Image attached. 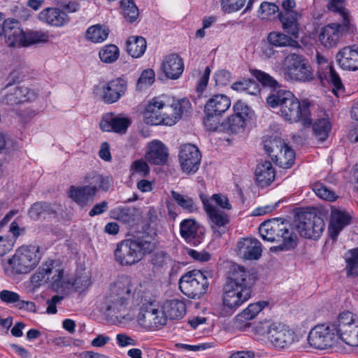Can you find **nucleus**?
<instances>
[{
  "label": "nucleus",
  "mask_w": 358,
  "mask_h": 358,
  "mask_svg": "<svg viewBox=\"0 0 358 358\" xmlns=\"http://www.w3.org/2000/svg\"><path fill=\"white\" fill-rule=\"evenodd\" d=\"M190 108L191 103L187 99L176 100L169 95L162 94L148 102L143 113V118L148 124L171 126Z\"/></svg>",
  "instance_id": "nucleus-1"
},
{
  "label": "nucleus",
  "mask_w": 358,
  "mask_h": 358,
  "mask_svg": "<svg viewBox=\"0 0 358 358\" xmlns=\"http://www.w3.org/2000/svg\"><path fill=\"white\" fill-rule=\"evenodd\" d=\"M252 286L249 272L242 266L232 265L223 289V308L230 313H234L250 298Z\"/></svg>",
  "instance_id": "nucleus-2"
},
{
  "label": "nucleus",
  "mask_w": 358,
  "mask_h": 358,
  "mask_svg": "<svg viewBox=\"0 0 358 358\" xmlns=\"http://www.w3.org/2000/svg\"><path fill=\"white\" fill-rule=\"evenodd\" d=\"M266 103L271 108H278V113L286 122L310 124V103L307 100L299 101L290 91L280 90L271 94Z\"/></svg>",
  "instance_id": "nucleus-3"
},
{
  "label": "nucleus",
  "mask_w": 358,
  "mask_h": 358,
  "mask_svg": "<svg viewBox=\"0 0 358 358\" xmlns=\"http://www.w3.org/2000/svg\"><path fill=\"white\" fill-rule=\"evenodd\" d=\"M156 243L148 234L124 239L117 244L114 251L115 261L122 266L134 265L152 253Z\"/></svg>",
  "instance_id": "nucleus-4"
},
{
  "label": "nucleus",
  "mask_w": 358,
  "mask_h": 358,
  "mask_svg": "<svg viewBox=\"0 0 358 358\" xmlns=\"http://www.w3.org/2000/svg\"><path fill=\"white\" fill-rule=\"evenodd\" d=\"M137 284L128 275H121L110 285L103 301L104 308L109 314L115 315L124 313L134 298Z\"/></svg>",
  "instance_id": "nucleus-5"
},
{
  "label": "nucleus",
  "mask_w": 358,
  "mask_h": 358,
  "mask_svg": "<svg viewBox=\"0 0 358 358\" xmlns=\"http://www.w3.org/2000/svg\"><path fill=\"white\" fill-rule=\"evenodd\" d=\"M259 233L264 241L282 242L279 245L270 248L272 252L288 251L297 245V236L289 228L288 222L280 221L278 218L268 220L261 223L259 227Z\"/></svg>",
  "instance_id": "nucleus-6"
},
{
  "label": "nucleus",
  "mask_w": 358,
  "mask_h": 358,
  "mask_svg": "<svg viewBox=\"0 0 358 358\" xmlns=\"http://www.w3.org/2000/svg\"><path fill=\"white\" fill-rule=\"evenodd\" d=\"M254 330L257 334L265 336L271 346L278 350L288 348L297 341V336L292 329L271 319L257 322Z\"/></svg>",
  "instance_id": "nucleus-7"
},
{
  "label": "nucleus",
  "mask_w": 358,
  "mask_h": 358,
  "mask_svg": "<svg viewBox=\"0 0 358 358\" xmlns=\"http://www.w3.org/2000/svg\"><path fill=\"white\" fill-rule=\"evenodd\" d=\"M84 185L71 186L69 196L79 206L84 207L94 200L99 191L107 192L113 185L110 177L98 173H91L84 178Z\"/></svg>",
  "instance_id": "nucleus-8"
},
{
  "label": "nucleus",
  "mask_w": 358,
  "mask_h": 358,
  "mask_svg": "<svg viewBox=\"0 0 358 358\" xmlns=\"http://www.w3.org/2000/svg\"><path fill=\"white\" fill-rule=\"evenodd\" d=\"M212 273L194 269L185 273L179 280L180 291L190 299H199L208 291Z\"/></svg>",
  "instance_id": "nucleus-9"
},
{
  "label": "nucleus",
  "mask_w": 358,
  "mask_h": 358,
  "mask_svg": "<svg viewBox=\"0 0 358 358\" xmlns=\"http://www.w3.org/2000/svg\"><path fill=\"white\" fill-rule=\"evenodd\" d=\"M31 282L38 286L50 283L52 288L57 291L65 288L66 282L63 266L57 260L46 261L31 277ZM70 283L67 282V284Z\"/></svg>",
  "instance_id": "nucleus-10"
},
{
  "label": "nucleus",
  "mask_w": 358,
  "mask_h": 358,
  "mask_svg": "<svg viewBox=\"0 0 358 358\" xmlns=\"http://www.w3.org/2000/svg\"><path fill=\"white\" fill-rule=\"evenodd\" d=\"M40 259L38 246L22 245L9 259L8 264L15 273L25 274L34 270L38 264Z\"/></svg>",
  "instance_id": "nucleus-11"
},
{
  "label": "nucleus",
  "mask_w": 358,
  "mask_h": 358,
  "mask_svg": "<svg viewBox=\"0 0 358 358\" xmlns=\"http://www.w3.org/2000/svg\"><path fill=\"white\" fill-rule=\"evenodd\" d=\"M231 106L230 99L224 94L213 96L205 104L203 124L208 131H215L220 127V117Z\"/></svg>",
  "instance_id": "nucleus-12"
},
{
  "label": "nucleus",
  "mask_w": 358,
  "mask_h": 358,
  "mask_svg": "<svg viewBox=\"0 0 358 358\" xmlns=\"http://www.w3.org/2000/svg\"><path fill=\"white\" fill-rule=\"evenodd\" d=\"M136 321L142 328L153 331L161 329L166 324V317L155 302L143 304L137 315Z\"/></svg>",
  "instance_id": "nucleus-13"
},
{
  "label": "nucleus",
  "mask_w": 358,
  "mask_h": 358,
  "mask_svg": "<svg viewBox=\"0 0 358 358\" xmlns=\"http://www.w3.org/2000/svg\"><path fill=\"white\" fill-rule=\"evenodd\" d=\"M308 341L315 349L324 350L333 346L338 341V334L330 324H319L310 331Z\"/></svg>",
  "instance_id": "nucleus-14"
},
{
  "label": "nucleus",
  "mask_w": 358,
  "mask_h": 358,
  "mask_svg": "<svg viewBox=\"0 0 358 358\" xmlns=\"http://www.w3.org/2000/svg\"><path fill=\"white\" fill-rule=\"evenodd\" d=\"M325 228L323 219L316 214L307 213L299 216L297 229L301 236L309 239H318Z\"/></svg>",
  "instance_id": "nucleus-15"
},
{
  "label": "nucleus",
  "mask_w": 358,
  "mask_h": 358,
  "mask_svg": "<svg viewBox=\"0 0 358 358\" xmlns=\"http://www.w3.org/2000/svg\"><path fill=\"white\" fill-rule=\"evenodd\" d=\"M350 25V20L346 19L341 23H329L321 29L319 41L326 48L336 47L340 39L349 31Z\"/></svg>",
  "instance_id": "nucleus-16"
},
{
  "label": "nucleus",
  "mask_w": 358,
  "mask_h": 358,
  "mask_svg": "<svg viewBox=\"0 0 358 358\" xmlns=\"http://www.w3.org/2000/svg\"><path fill=\"white\" fill-rule=\"evenodd\" d=\"M200 199L203 203L204 211L208 219L210 228L215 233L224 234L228 229L229 224V215L221 210L217 209L213 203H210L208 196L201 194Z\"/></svg>",
  "instance_id": "nucleus-17"
},
{
  "label": "nucleus",
  "mask_w": 358,
  "mask_h": 358,
  "mask_svg": "<svg viewBox=\"0 0 358 358\" xmlns=\"http://www.w3.org/2000/svg\"><path fill=\"white\" fill-rule=\"evenodd\" d=\"M287 74L291 80L309 82L313 79L310 66L303 59L301 56L292 54L287 57Z\"/></svg>",
  "instance_id": "nucleus-18"
},
{
  "label": "nucleus",
  "mask_w": 358,
  "mask_h": 358,
  "mask_svg": "<svg viewBox=\"0 0 358 358\" xmlns=\"http://www.w3.org/2000/svg\"><path fill=\"white\" fill-rule=\"evenodd\" d=\"M178 159L184 173H194L199 168L201 153L194 145L185 144L180 146Z\"/></svg>",
  "instance_id": "nucleus-19"
},
{
  "label": "nucleus",
  "mask_w": 358,
  "mask_h": 358,
  "mask_svg": "<svg viewBox=\"0 0 358 358\" xmlns=\"http://www.w3.org/2000/svg\"><path fill=\"white\" fill-rule=\"evenodd\" d=\"M180 235L187 243L196 246L204 238V228L195 219H185L180 223Z\"/></svg>",
  "instance_id": "nucleus-20"
},
{
  "label": "nucleus",
  "mask_w": 358,
  "mask_h": 358,
  "mask_svg": "<svg viewBox=\"0 0 358 358\" xmlns=\"http://www.w3.org/2000/svg\"><path fill=\"white\" fill-rule=\"evenodd\" d=\"M145 158L150 164L164 165L168 161L169 150L162 141L153 140L147 145Z\"/></svg>",
  "instance_id": "nucleus-21"
},
{
  "label": "nucleus",
  "mask_w": 358,
  "mask_h": 358,
  "mask_svg": "<svg viewBox=\"0 0 358 358\" xmlns=\"http://www.w3.org/2000/svg\"><path fill=\"white\" fill-rule=\"evenodd\" d=\"M24 33L17 20L8 18L5 20L3 35L9 47H21Z\"/></svg>",
  "instance_id": "nucleus-22"
},
{
  "label": "nucleus",
  "mask_w": 358,
  "mask_h": 358,
  "mask_svg": "<svg viewBox=\"0 0 358 358\" xmlns=\"http://www.w3.org/2000/svg\"><path fill=\"white\" fill-rule=\"evenodd\" d=\"M238 254L245 259L257 260L262 256V243L254 238H244L237 243Z\"/></svg>",
  "instance_id": "nucleus-23"
},
{
  "label": "nucleus",
  "mask_w": 358,
  "mask_h": 358,
  "mask_svg": "<svg viewBox=\"0 0 358 358\" xmlns=\"http://www.w3.org/2000/svg\"><path fill=\"white\" fill-rule=\"evenodd\" d=\"M336 61L345 70L358 69V46L356 45L343 48L336 55Z\"/></svg>",
  "instance_id": "nucleus-24"
},
{
  "label": "nucleus",
  "mask_w": 358,
  "mask_h": 358,
  "mask_svg": "<svg viewBox=\"0 0 358 358\" xmlns=\"http://www.w3.org/2000/svg\"><path fill=\"white\" fill-rule=\"evenodd\" d=\"M127 90V83L124 80L117 78L108 82L103 87L102 99L107 103L117 101Z\"/></svg>",
  "instance_id": "nucleus-25"
},
{
  "label": "nucleus",
  "mask_w": 358,
  "mask_h": 358,
  "mask_svg": "<svg viewBox=\"0 0 358 358\" xmlns=\"http://www.w3.org/2000/svg\"><path fill=\"white\" fill-rule=\"evenodd\" d=\"M162 68L168 78L178 79L184 71L183 60L177 54H170L164 58Z\"/></svg>",
  "instance_id": "nucleus-26"
},
{
  "label": "nucleus",
  "mask_w": 358,
  "mask_h": 358,
  "mask_svg": "<svg viewBox=\"0 0 358 358\" xmlns=\"http://www.w3.org/2000/svg\"><path fill=\"white\" fill-rule=\"evenodd\" d=\"M282 29L294 38H298L300 30L299 20L301 13L299 12H280L278 15Z\"/></svg>",
  "instance_id": "nucleus-27"
},
{
  "label": "nucleus",
  "mask_w": 358,
  "mask_h": 358,
  "mask_svg": "<svg viewBox=\"0 0 358 358\" xmlns=\"http://www.w3.org/2000/svg\"><path fill=\"white\" fill-rule=\"evenodd\" d=\"M351 216L345 211L333 210L331 211L329 231L332 239H336L341 231L349 225Z\"/></svg>",
  "instance_id": "nucleus-28"
},
{
  "label": "nucleus",
  "mask_w": 358,
  "mask_h": 358,
  "mask_svg": "<svg viewBox=\"0 0 358 358\" xmlns=\"http://www.w3.org/2000/svg\"><path fill=\"white\" fill-rule=\"evenodd\" d=\"M41 21L54 27H62L68 23V15L62 10L56 8H47L38 15Z\"/></svg>",
  "instance_id": "nucleus-29"
},
{
  "label": "nucleus",
  "mask_w": 358,
  "mask_h": 358,
  "mask_svg": "<svg viewBox=\"0 0 358 358\" xmlns=\"http://www.w3.org/2000/svg\"><path fill=\"white\" fill-rule=\"evenodd\" d=\"M130 124V121L126 117H112L106 115L100 122V128L103 131H115L124 133Z\"/></svg>",
  "instance_id": "nucleus-30"
},
{
  "label": "nucleus",
  "mask_w": 358,
  "mask_h": 358,
  "mask_svg": "<svg viewBox=\"0 0 358 358\" xmlns=\"http://www.w3.org/2000/svg\"><path fill=\"white\" fill-rule=\"evenodd\" d=\"M164 315L170 320H179L182 318L186 313V305L180 299H170L166 301L162 307Z\"/></svg>",
  "instance_id": "nucleus-31"
},
{
  "label": "nucleus",
  "mask_w": 358,
  "mask_h": 358,
  "mask_svg": "<svg viewBox=\"0 0 358 358\" xmlns=\"http://www.w3.org/2000/svg\"><path fill=\"white\" fill-rule=\"evenodd\" d=\"M257 182L262 187L269 185L275 179V169L269 161L257 164L255 172Z\"/></svg>",
  "instance_id": "nucleus-32"
},
{
  "label": "nucleus",
  "mask_w": 358,
  "mask_h": 358,
  "mask_svg": "<svg viewBox=\"0 0 358 358\" xmlns=\"http://www.w3.org/2000/svg\"><path fill=\"white\" fill-rule=\"evenodd\" d=\"M246 122L243 117L237 115H231L224 121L220 123V127L217 131L229 132L231 134H239L244 131Z\"/></svg>",
  "instance_id": "nucleus-33"
},
{
  "label": "nucleus",
  "mask_w": 358,
  "mask_h": 358,
  "mask_svg": "<svg viewBox=\"0 0 358 358\" xmlns=\"http://www.w3.org/2000/svg\"><path fill=\"white\" fill-rule=\"evenodd\" d=\"M346 276L350 278L358 277V248L348 250L344 255Z\"/></svg>",
  "instance_id": "nucleus-34"
},
{
  "label": "nucleus",
  "mask_w": 358,
  "mask_h": 358,
  "mask_svg": "<svg viewBox=\"0 0 358 358\" xmlns=\"http://www.w3.org/2000/svg\"><path fill=\"white\" fill-rule=\"evenodd\" d=\"M315 137L317 141L324 142L327 139L331 131L332 124L328 117L317 119L312 124Z\"/></svg>",
  "instance_id": "nucleus-35"
},
{
  "label": "nucleus",
  "mask_w": 358,
  "mask_h": 358,
  "mask_svg": "<svg viewBox=\"0 0 358 358\" xmlns=\"http://www.w3.org/2000/svg\"><path fill=\"white\" fill-rule=\"evenodd\" d=\"M330 324L334 326L338 334L340 331H345L346 329L358 326V318L350 311H343L338 315L337 322Z\"/></svg>",
  "instance_id": "nucleus-36"
},
{
  "label": "nucleus",
  "mask_w": 358,
  "mask_h": 358,
  "mask_svg": "<svg viewBox=\"0 0 358 358\" xmlns=\"http://www.w3.org/2000/svg\"><path fill=\"white\" fill-rule=\"evenodd\" d=\"M147 48L145 39L142 36H130L127 41V51L134 58H139Z\"/></svg>",
  "instance_id": "nucleus-37"
},
{
  "label": "nucleus",
  "mask_w": 358,
  "mask_h": 358,
  "mask_svg": "<svg viewBox=\"0 0 358 358\" xmlns=\"http://www.w3.org/2000/svg\"><path fill=\"white\" fill-rule=\"evenodd\" d=\"M267 42L271 43L276 48H296L299 46L297 41L284 33L278 31H272L269 33L267 36Z\"/></svg>",
  "instance_id": "nucleus-38"
},
{
  "label": "nucleus",
  "mask_w": 358,
  "mask_h": 358,
  "mask_svg": "<svg viewBox=\"0 0 358 358\" xmlns=\"http://www.w3.org/2000/svg\"><path fill=\"white\" fill-rule=\"evenodd\" d=\"M171 194L173 199L183 210L188 213H194L199 211V206L193 198L173 190L171 192Z\"/></svg>",
  "instance_id": "nucleus-39"
},
{
  "label": "nucleus",
  "mask_w": 358,
  "mask_h": 358,
  "mask_svg": "<svg viewBox=\"0 0 358 358\" xmlns=\"http://www.w3.org/2000/svg\"><path fill=\"white\" fill-rule=\"evenodd\" d=\"M54 214V210L50 203L46 202H36L31 205L28 215L33 220L45 219L48 216Z\"/></svg>",
  "instance_id": "nucleus-40"
},
{
  "label": "nucleus",
  "mask_w": 358,
  "mask_h": 358,
  "mask_svg": "<svg viewBox=\"0 0 358 358\" xmlns=\"http://www.w3.org/2000/svg\"><path fill=\"white\" fill-rule=\"evenodd\" d=\"M295 152L293 149L284 143L279 153L275 155L274 160L283 169L290 168L294 163Z\"/></svg>",
  "instance_id": "nucleus-41"
},
{
  "label": "nucleus",
  "mask_w": 358,
  "mask_h": 358,
  "mask_svg": "<svg viewBox=\"0 0 358 358\" xmlns=\"http://www.w3.org/2000/svg\"><path fill=\"white\" fill-rule=\"evenodd\" d=\"M0 299L6 303H14L15 306L20 309H29L30 307L34 306V303L21 300L17 293L7 289H3L0 292Z\"/></svg>",
  "instance_id": "nucleus-42"
},
{
  "label": "nucleus",
  "mask_w": 358,
  "mask_h": 358,
  "mask_svg": "<svg viewBox=\"0 0 358 358\" xmlns=\"http://www.w3.org/2000/svg\"><path fill=\"white\" fill-rule=\"evenodd\" d=\"M266 306H268V302L264 301L251 303L241 313H240L236 316V318L241 322L251 320L254 319L257 315V314Z\"/></svg>",
  "instance_id": "nucleus-43"
},
{
  "label": "nucleus",
  "mask_w": 358,
  "mask_h": 358,
  "mask_svg": "<svg viewBox=\"0 0 358 358\" xmlns=\"http://www.w3.org/2000/svg\"><path fill=\"white\" fill-rule=\"evenodd\" d=\"M49 40V34L43 31H30L24 33L21 47H26L32 44L45 43Z\"/></svg>",
  "instance_id": "nucleus-44"
},
{
  "label": "nucleus",
  "mask_w": 358,
  "mask_h": 358,
  "mask_svg": "<svg viewBox=\"0 0 358 358\" xmlns=\"http://www.w3.org/2000/svg\"><path fill=\"white\" fill-rule=\"evenodd\" d=\"M108 36V30L99 24L89 27L86 32V38L93 43H102Z\"/></svg>",
  "instance_id": "nucleus-45"
},
{
  "label": "nucleus",
  "mask_w": 358,
  "mask_h": 358,
  "mask_svg": "<svg viewBox=\"0 0 358 358\" xmlns=\"http://www.w3.org/2000/svg\"><path fill=\"white\" fill-rule=\"evenodd\" d=\"M231 89L237 92H246L251 95H257L259 93L258 85L251 79H243L234 83Z\"/></svg>",
  "instance_id": "nucleus-46"
},
{
  "label": "nucleus",
  "mask_w": 358,
  "mask_h": 358,
  "mask_svg": "<svg viewBox=\"0 0 358 358\" xmlns=\"http://www.w3.org/2000/svg\"><path fill=\"white\" fill-rule=\"evenodd\" d=\"M99 55L103 62L113 63L119 57V48L113 44L106 45L100 50Z\"/></svg>",
  "instance_id": "nucleus-47"
},
{
  "label": "nucleus",
  "mask_w": 358,
  "mask_h": 358,
  "mask_svg": "<svg viewBox=\"0 0 358 358\" xmlns=\"http://www.w3.org/2000/svg\"><path fill=\"white\" fill-rule=\"evenodd\" d=\"M325 78L328 83L332 85V91L336 96H338L339 92H343L344 87L341 79L332 66H328V71Z\"/></svg>",
  "instance_id": "nucleus-48"
},
{
  "label": "nucleus",
  "mask_w": 358,
  "mask_h": 358,
  "mask_svg": "<svg viewBox=\"0 0 358 358\" xmlns=\"http://www.w3.org/2000/svg\"><path fill=\"white\" fill-rule=\"evenodd\" d=\"M341 340L347 345L358 346V326L338 332V341Z\"/></svg>",
  "instance_id": "nucleus-49"
},
{
  "label": "nucleus",
  "mask_w": 358,
  "mask_h": 358,
  "mask_svg": "<svg viewBox=\"0 0 358 358\" xmlns=\"http://www.w3.org/2000/svg\"><path fill=\"white\" fill-rule=\"evenodd\" d=\"M121 8L124 17L130 22H134L138 17L139 12L134 0H122Z\"/></svg>",
  "instance_id": "nucleus-50"
},
{
  "label": "nucleus",
  "mask_w": 358,
  "mask_h": 358,
  "mask_svg": "<svg viewBox=\"0 0 358 358\" xmlns=\"http://www.w3.org/2000/svg\"><path fill=\"white\" fill-rule=\"evenodd\" d=\"M251 73L264 87L274 90L280 87V85L275 79L261 70H251Z\"/></svg>",
  "instance_id": "nucleus-51"
},
{
  "label": "nucleus",
  "mask_w": 358,
  "mask_h": 358,
  "mask_svg": "<svg viewBox=\"0 0 358 358\" xmlns=\"http://www.w3.org/2000/svg\"><path fill=\"white\" fill-rule=\"evenodd\" d=\"M130 171L133 177L145 178L150 173V167L143 159L134 161L131 165Z\"/></svg>",
  "instance_id": "nucleus-52"
},
{
  "label": "nucleus",
  "mask_w": 358,
  "mask_h": 358,
  "mask_svg": "<svg viewBox=\"0 0 358 358\" xmlns=\"http://www.w3.org/2000/svg\"><path fill=\"white\" fill-rule=\"evenodd\" d=\"M327 7L329 10L339 13L342 17V21L349 19L348 11L345 8V0H329Z\"/></svg>",
  "instance_id": "nucleus-53"
},
{
  "label": "nucleus",
  "mask_w": 358,
  "mask_h": 358,
  "mask_svg": "<svg viewBox=\"0 0 358 358\" xmlns=\"http://www.w3.org/2000/svg\"><path fill=\"white\" fill-rule=\"evenodd\" d=\"M283 144L284 142L279 138L266 139L264 141V148L266 153L274 160L275 155L279 153L280 148Z\"/></svg>",
  "instance_id": "nucleus-54"
},
{
  "label": "nucleus",
  "mask_w": 358,
  "mask_h": 358,
  "mask_svg": "<svg viewBox=\"0 0 358 358\" xmlns=\"http://www.w3.org/2000/svg\"><path fill=\"white\" fill-rule=\"evenodd\" d=\"M234 115L243 117V120L247 121L250 118L252 114L251 108L242 101H237L233 106Z\"/></svg>",
  "instance_id": "nucleus-55"
},
{
  "label": "nucleus",
  "mask_w": 358,
  "mask_h": 358,
  "mask_svg": "<svg viewBox=\"0 0 358 358\" xmlns=\"http://www.w3.org/2000/svg\"><path fill=\"white\" fill-rule=\"evenodd\" d=\"M258 13L262 19H268L280 13L279 7L273 3L264 1L261 3Z\"/></svg>",
  "instance_id": "nucleus-56"
},
{
  "label": "nucleus",
  "mask_w": 358,
  "mask_h": 358,
  "mask_svg": "<svg viewBox=\"0 0 358 358\" xmlns=\"http://www.w3.org/2000/svg\"><path fill=\"white\" fill-rule=\"evenodd\" d=\"M313 191L321 199L334 201L336 199L334 192L328 189L322 183H315L313 186Z\"/></svg>",
  "instance_id": "nucleus-57"
},
{
  "label": "nucleus",
  "mask_w": 358,
  "mask_h": 358,
  "mask_svg": "<svg viewBox=\"0 0 358 358\" xmlns=\"http://www.w3.org/2000/svg\"><path fill=\"white\" fill-rule=\"evenodd\" d=\"M14 90L20 103L34 100L36 97V92L27 87H15Z\"/></svg>",
  "instance_id": "nucleus-58"
},
{
  "label": "nucleus",
  "mask_w": 358,
  "mask_h": 358,
  "mask_svg": "<svg viewBox=\"0 0 358 358\" xmlns=\"http://www.w3.org/2000/svg\"><path fill=\"white\" fill-rule=\"evenodd\" d=\"M246 0H221L222 9L225 13L236 12L241 9Z\"/></svg>",
  "instance_id": "nucleus-59"
},
{
  "label": "nucleus",
  "mask_w": 358,
  "mask_h": 358,
  "mask_svg": "<svg viewBox=\"0 0 358 358\" xmlns=\"http://www.w3.org/2000/svg\"><path fill=\"white\" fill-rule=\"evenodd\" d=\"M155 81V72L152 69L144 70L137 82L138 88L150 86Z\"/></svg>",
  "instance_id": "nucleus-60"
},
{
  "label": "nucleus",
  "mask_w": 358,
  "mask_h": 358,
  "mask_svg": "<svg viewBox=\"0 0 358 358\" xmlns=\"http://www.w3.org/2000/svg\"><path fill=\"white\" fill-rule=\"evenodd\" d=\"M208 199H210V203L213 201L217 206L223 210H230L232 208V206L227 196L222 194H214L210 197H208Z\"/></svg>",
  "instance_id": "nucleus-61"
},
{
  "label": "nucleus",
  "mask_w": 358,
  "mask_h": 358,
  "mask_svg": "<svg viewBox=\"0 0 358 358\" xmlns=\"http://www.w3.org/2000/svg\"><path fill=\"white\" fill-rule=\"evenodd\" d=\"M113 217L123 223H128L133 220L130 209L125 207H117L113 210Z\"/></svg>",
  "instance_id": "nucleus-62"
},
{
  "label": "nucleus",
  "mask_w": 358,
  "mask_h": 358,
  "mask_svg": "<svg viewBox=\"0 0 358 358\" xmlns=\"http://www.w3.org/2000/svg\"><path fill=\"white\" fill-rule=\"evenodd\" d=\"M169 259V255L164 251L155 252L151 257V264L154 267L159 268L166 264Z\"/></svg>",
  "instance_id": "nucleus-63"
},
{
  "label": "nucleus",
  "mask_w": 358,
  "mask_h": 358,
  "mask_svg": "<svg viewBox=\"0 0 358 358\" xmlns=\"http://www.w3.org/2000/svg\"><path fill=\"white\" fill-rule=\"evenodd\" d=\"M15 240L11 235L0 236V257L9 252L13 248Z\"/></svg>",
  "instance_id": "nucleus-64"
}]
</instances>
